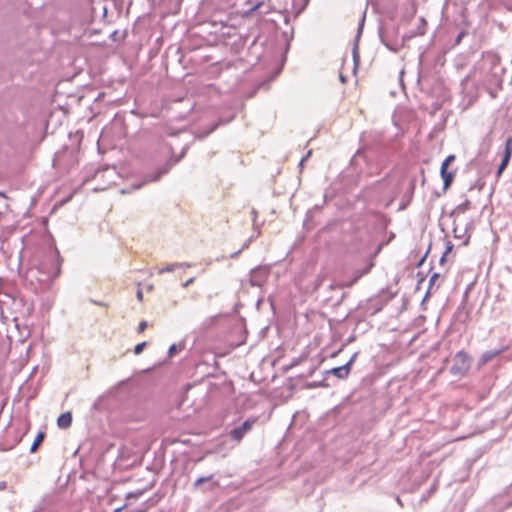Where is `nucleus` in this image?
<instances>
[{
	"mask_svg": "<svg viewBox=\"0 0 512 512\" xmlns=\"http://www.w3.org/2000/svg\"><path fill=\"white\" fill-rule=\"evenodd\" d=\"M505 68L501 65L500 56L494 51H485L482 53L481 59L474 67V77L479 81H490L499 85L503 80Z\"/></svg>",
	"mask_w": 512,
	"mask_h": 512,
	"instance_id": "f257e3e1",
	"label": "nucleus"
},
{
	"mask_svg": "<svg viewBox=\"0 0 512 512\" xmlns=\"http://www.w3.org/2000/svg\"><path fill=\"white\" fill-rule=\"evenodd\" d=\"M184 154H185V149L182 151L181 155L178 158L170 159V160L166 161L163 165L158 167L153 173L147 174L145 176L144 182H141L138 184H133V186H132L133 189L136 190V189L141 188L144 183L156 182V181L160 180V178L163 175L167 174L170 171V169L172 168L173 165H175L176 163H178L181 160V158L184 156Z\"/></svg>",
	"mask_w": 512,
	"mask_h": 512,
	"instance_id": "f03ea898",
	"label": "nucleus"
},
{
	"mask_svg": "<svg viewBox=\"0 0 512 512\" xmlns=\"http://www.w3.org/2000/svg\"><path fill=\"white\" fill-rule=\"evenodd\" d=\"M257 417H249L241 424L232 428L229 432V437L232 441L240 443L243 438L252 431L254 425L257 423Z\"/></svg>",
	"mask_w": 512,
	"mask_h": 512,
	"instance_id": "7ed1b4c3",
	"label": "nucleus"
},
{
	"mask_svg": "<svg viewBox=\"0 0 512 512\" xmlns=\"http://www.w3.org/2000/svg\"><path fill=\"white\" fill-rule=\"evenodd\" d=\"M472 359L464 351H459L453 358V365L450 368V373L454 376L464 375L471 367Z\"/></svg>",
	"mask_w": 512,
	"mask_h": 512,
	"instance_id": "20e7f679",
	"label": "nucleus"
},
{
	"mask_svg": "<svg viewBox=\"0 0 512 512\" xmlns=\"http://www.w3.org/2000/svg\"><path fill=\"white\" fill-rule=\"evenodd\" d=\"M455 160L454 155H448L441 164L440 174L443 179V187L447 189L453 182L455 173L448 171V166Z\"/></svg>",
	"mask_w": 512,
	"mask_h": 512,
	"instance_id": "39448f33",
	"label": "nucleus"
},
{
	"mask_svg": "<svg viewBox=\"0 0 512 512\" xmlns=\"http://www.w3.org/2000/svg\"><path fill=\"white\" fill-rule=\"evenodd\" d=\"M268 276V270L262 266L253 268L250 271V285L253 287H261Z\"/></svg>",
	"mask_w": 512,
	"mask_h": 512,
	"instance_id": "423d86ee",
	"label": "nucleus"
},
{
	"mask_svg": "<svg viewBox=\"0 0 512 512\" xmlns=\"http://www.w3.org/2000/svg\"><path fill=\"white\" fill-rule=\"evenodd\" d=\"M357 355H358L357 353H354L346 364L339 366V367H334V368L330 369L328 371V373L333 374L334 376H336L339 379H346L349 376L351 366H352L353 362L355 361Z\"/></svg>",
	"mask_w": 512,
	"mask_h": 512,
	"instance_id": "0eeeda50",
	"label": "nucleus"
},
{
	"mask_svg": "<svg viewBox=\"0 0 512 512\" xmlns=\"http://www.w3.org/2000/svg\"><path fill=\"white\" fill-rule=\"evenodd\" d=\"M466 302H467V293H465V296L456 311V317L458 318L459 321H461L463 323L468 322L470 319V311L466 307Z\"/></svg>",
	"mask_w": 512,
	"mask_h": 512,
	"instance_id": "6e6552de",
	"label": "nucleus"
},
{
	"mask_svg": "<svg viewBox=\"0 0 512 512\" xmlns=\"http://www.w3.org/2000/svg\"><path fill=\"white\" fill-rule=\"evenodd\" d=\"M487 93L492 99H495L498 95V91L503 87V80L500 81L499 85L494 84L490 81H480Z\"/></svg>",
	"mask_w": 512,
	"mask_h": 512,
	"instance_id": "1a4fd4ad",
	"label": "nucleus"
},
{
	"mask_svg": "<svg viewBox=\"0 0 512 512\" xmlns=\"http://www.w3.org/2000/svg\"><path fill=\"white\" fill-rule=\"evenodd\" d=\"M503 351H504V349H494V350L485 351L479 359V365L482 366V365L487 364L488 362L493 360L495 357L500 355Z\"/></svg>",
	"mask_w": 512,
	"mask_h": 512,
	"instance_id": "9d476101",
	"label": "nucleus"
},
{
	"mask_svg": "<svg viewBox=\"0 0 512 512\" xmlns=\"http://www.w3.org/2000/svg\"><path fill=\"white\" fill-rule=\"evenodd\" d=\"M72 424V414L70 412L62 413L57 419V425L61 429L69 428Z\"/></svg>",
	"mask_w": 512,
	"mask_h": 512,
	"instance_id": "9b49d317",
	"label": "nucleus"
},
{
	"mask_svg": "<svg viewBox=\"0 0 512 512\" xmlns=\"http://www.w3.org/2000/svg\"><path fill=\"white\" fill-rule=\"evenodd\" d=\"M49 258L53 262V270L49 272V274L52 277H57L60 273V261L58 251L51 252Z\"/></svg>",
	"mask_w": 512,
	"mask_h": 512,
	"instance_id": "f8f14e48",
	"label": "nucleus"
},
{
	"mask_svg": "<svg viewBox=\"0 0 512 512\" xmlns=\"http://www.w3.org/2000/svg\"><path fill=\"white\" fill-rule=\"evenodd\" d=\"M189 267H191V264H189V263H178V262H176V263L169 264V265H167L164 268H160L158 270V274H163V273H166V272H173L177 268H189Z\"/></svg>",
	"mask_w": 512,
	"mask_h": 512,
	"instance_id": "ddd939ff",
	"label": "nucleus"
},
{
	"mask_svg": "<svg viewBox=\"0 0 512 512\" xmlns=\"http://www.w3.org/2000/svg\"><path fill=\"white\" fill-rule=\"evenodd\" d=\"M511 153L508 151H504V154H503V157H502V161L500 163V165L498 166V169H497V175L500 176L502 174V172L506 169V167L508 166L509 162H510V159H511Z\"/></svg>",
	"mask_w": 512,
	"mask_h": 512,
	"instance_id": "4468645a",
	"label": "nucleus"
},
{
	"mask_svg": "<svg viewBox=\"0 0 512 512\" xmlns=\"http://www.w3.org/2000/svg\"><path fill=\"white\" fill-rule=\"evenodd\" d=\"M45 438V433L40 431L37 436L35 437L31 447H30V452L31 453H34L37 451V449L39 448V446L42 444L43 440Z\"/></svg>",
	"mask_w": 512,
	"mask_h": 512,
	"instance_id": "2eb2a0df",
	"label": "nucleus"
},
{
	"mask_svg": "<svg viewBox=\"0 0 512 512\" xmlns=\"http://www.w3.org/2000/svg\"><path fill=\"white\" fill-rule=\"evenodd\" d=\"M382 43L391 51L397 52L399 45L397 43H393L387 39L384 33H380Z\"/></svg>",
	"mask_w": 512,
	"mask_h": 512,
	"instance_id": "dca6fc26",
	"label": "nucleus"
},
{
	"mask_svg": "<svg viewBox=\"0 0 512 512\" xmlns=\"http://www.w3.org/2000/svg\"><path fill=\"white\" fill-rule=\"evenodd\" d=\"M470 208H471V202L468 199H466L464 202H462L461 204H459L456 207L454 212H456V213H465Z\"/></svg>",
	"mask_w": 512,
	"mask_h": 512,
	"instance_id": "f3484780",
	"label": "nucleus"
},
{
	"mask_svg": "<svg viewBox=\"0 0 512 512\" xmlns=\"http://www.w3.org/2000/svg\"><path fill=\"white\" fill-rule=\"evenodd\" d=\"M213 479V474L211 475H208V476H203V477H199L194 483H193V487L194 488H199L202 484L204 483H208V482H211Z\"/></svg>",
	"mask_w": 512,
	"mask_h": 512,
	"instance_id": "a211bd4d",
	"label": "nucleus"
},
{
	"mask_svg": "<svg viewBox=\"0 0 512 512\" xmlns=\"http://www.w3.org/2000/svg\"><path fill=\"white\" fill-rule=\"evenodd\" d=\"M440 277V274L439 273H433L429 279V286H428V291H427V294L431 292V290L433 289L436 281L438 280V278Z\"/></svg>",
	"mask_w": 512,
	"mask_h": 512,
	"instance_id": "6ab92c4d",
	"label": "nucleus"
},
{
	"mask_svg": "<svg viewBox=\"0 0 512 512\" xmlns=\"http://www.w3.org/2000/svg\"><path fill=\"white\" fill-rule=\"evenodd\" d=\"M145 347H146V342L138 343V344L134 347V353H135L136 355L141 354Z\"/></svg>",
	"mask_w": 512,
	"mask_h": 512,
	"instance_id": "aec40b11",
	"label": "nucleus"
},
{
	"mask_svg": "<svg viewBox=\"0 0 512 512\" xmlns=\"http://www.w3.org/2000/svg\"><path fill=\"white\" fill-rule=\"evenodd\" d=\"M508 150L512 154V136L508 137L506 140V143H505L504 151H508Z\"/></svg>",
	"mask_w": 512,
	"mask_h": 512,
	"instance_id": "412c9836",
	"label": "nucleus"
},
{
	"mask_svg": "<svg viewBox=\"0 0 512 512\" xmlns=\"http://www.w3.org/2000/svg\"><path fill=\"white\" fill-rule=\"evenodd\" d=\"M353 60H354L355 64L357 65V63L359 61V54H358V46H357V44H355L354 47H353Z\"/></svg>",
	"mask_w": 512,
	"mask_h": 512,
	"instance_id": "4be33fe9",
	"label": "nucleus"
},
{
	"mask_svg": "<svg viewBox=\"0 0 512 512\" xmlns=\"http://www.w3.org/2000/svg\"><path fill=\"white\" fill-rule=\"evenodd\" d=\"M451 249H452V244H451V243H448L447 248H446V251L444 252V254L442 255V257L440 258V262H441V263L445 260L446 255L451 251Z\"/></svg>",
	"mask_w": 512,
	"mask_h": 512,
	"instance_id": "5701e85b",
	"label": "nucleus"
},
{
	"mask_svg": "<svg viewBox=\"0 0 512 512\" xmlns=\"http://www.w3.org/2000/svg\"><path fill=\"white\" fill-rule=\"evenodd\" d=\"M176 352H177V345L176 344H172L169 347V350H168L169 356L172 357Z\"/></svg>",
	"mask_w": 512,
	"mask_h": 512,
	"instance_id": "b1692460",
	"label": "nucleus"
},
{
	"mask_svg": "<svg viewBox=\"0 0 512 512\" xmlns=\"http://www.w3.org/2000/svg\"><path fill=\"white\" fill-rule=\"evenodd\" d=\"M147 327V322L146 321H141L138 325V332L141 333L143 332Z\"/></svg>",
	"mask_w": 512,
	"mask_h": 512,
	"instance_id": "393cba45",
	"label": "nucleus"
},
{
	"mask_svg": "<svg viewBox=\"0 0 512 512\" xmlns=\"http://www.w3.org/2000/svg\"><path fill=\"white\" fill-rule=\"evenodd\" d=\"M364 21H365V14H363L362 16V19L360 21V24H359V28H358V35H357V38L360 36L361 34V31H362V28H363V25H364Z\"/></svg>",
	"mask_w": 512,
	"mask_h": 512,
	"instance_id": "a878e982",
	"label": "nucleus"
},
{
	"mask_svg": "<svg viewBox=\"0 0 512 512\" xmlns=\"http://www.w3.org/2000/svg\"><path fill=\"white\" fill-rule=\"evenodd\" d=\"M194 280H195V278H194V277H191V278H189L188 280H186V281L182 284V286H183L184 288H187L188 286H190V285L194 282Z\"/></svg>",
	"mask_w": 512,
	"mask_h": 512,
	"instance_id": "bb28decb",
	"label": "nucleus"
},
{
	"mask_svg": "<svg viewBox=\"0 0 512 512\" xmlns=\"http://www.w3.org/2000/svg\"><path fill=\"white\" fill-rule=\"evenodd\" d=\"M217 486H218V482L214 481V482H211L210 485L205 490L210 491V490H213L214 488H216Z\"/></svg>",
	"mask_w": 512,
	"mask_h": 512,
	"instance_id": "cd10ccee",
	"label": "nucleus"
},
{
	"mask_svg": "<svg viewBox=\"0 0 512 512\" xmlns=\"http://www.w3.org/2000/svg\"><path fill=\"white\" fill-rule=\"evenodd\" d=\"M242 252V249H239L238 251L236 252H233L232 254H230L229 258L231 259H236Z\"/></svg>",
	"mask_w": 512,
	"mask_h": 512,
	"instance_id": "c85d7f7f",
	"label": "nucleus"
},
{
	"mask_svg": "<svg viewBox=\"0 0 512 512\" xmlns=\"http://www.w3.org/2000/svg\"><path fill=\"white\" fill-rule=\"evenodd\" d=\"M141 494H142L141 492L138 494L128 493L126 496V499H130L131 497L136 498V497H138V495H141Z\"/></svg>",
	"mask_w": 512,
	"mask_h": 512,
	"instance_id": "c756f323",
	"label": "nucleus"
},
{
	"mask_svg": "<svg viewBox=\"0 0 512 512\" xmlns=\"http://www.w3.org/2000/svg\"><path fill=\"white\" fill-rule=\"evenodd\" d=\"M453 233H454L455 238H462V235H460V232H457V228H454Z\"/></svg>",
	"mask_w": 512,
	"mask_h": 512,
	"instance_id": "7c9ffc66",
	"label": "nucleus"
},
{
	"mask_svg": "<svg viewBox=\"0 0 512 512\" xmlns=\"http://www.w3.org/2000/svg\"><path fill=\"white\" fill-rule=\"evenodd\" d=\"M453 233H454L455 238H462V235H460V232H457V228H454Z\"/></svg>",
	"mask_w": 512,
	"mask_h": 512,
	"instance_id": "2f4dec72",
	"label": "nucleus"
},
{
	"mask_svg": "<svg viewBox=\"0 0 512 512\" xmlns=\"http://www.w3.org/2000/svg\"><path fill=\"white\" fill-rule=\"evenodd\" d=\"M249 243H250V239H249V240H247V241L243 244V246L241 247L242 251H243L244 249L248 248Z\"/></svg>",
	"mask_w": 512,
	"mask_h": 512,
	"instance_id": "473e14b6",
	"label": "nucleus"
},
{
	"mask_svg": "<svg viewBox=\"0 0 512 512\" xmlns=\"http://www.w3.org/2000/svg\"><path fill=\"white\" fill-rule=\"evenodd\" d=\"M142 297H143V293H142V291H141V290H138V291H137V298H138L139 300H142Z\"/></svg>",
	"mask_w": 512,
	"mask_h": 512,
	"instance_id": "72a5a7b5",
	"label": "nucleus"
},
{
	"mask_svg": "<svg viewBox=\"0 0 512 512\" xmlns=\"http://www.w3.org/2000/svg\"><path fill=\"white\" fill-rule=\"evenodd\" d=\"M125 508H126V505H124V506H122V507H119V508H116V509L114 510V512H121V511H123Z\"/></svg>",
	"mask_w": 512,
	"mask_h": 512,
	"instance_id": "f704fd0d",
	"label": "nucleus"
},
{
	"mask_svg": "<svg viewBox=\"0 0 512 512\" xmlns=\"http://www.w3.org/2000/svg\"><path fill=\"white\" fill-rule=\"evenodd\" d=\"M216 128H217V124L213 125L212 128L206 134L213 132Z\"/></svg>",
	"mask_w": 512,
	"mask_h": 512,
	"instance_id": "c9c22d12",
	"label": "nucleus"
},
{
	"mask_svg": "<svg viewBox=\"0 0 512 512\" xmlns=\"http://www.w3.org/2000/svg\"><path fill=\"white\" fill-rule=\"evenodd\" d=\"M305 161H306V157H303L301 159V161L299 162V166L302 167Z\"/></svg>",
	"mask_w": 512,
	"mask_h": 512,
	"instance_id": "e433bc0d",
	"label": "nucleus"
},
{
	"mask_svg": "<svg viewBox=\"0 0 512 512\" xmlns=\"http://www.w3.org/2000/svg\"><path fill=\"white\" fill-rule=\"evenodd\" d=\"M463 35H464V33H463V32H461V33L458 35V37H457V40H456V41H457V42H460V40H461V38H462V36H463Z\"/></svg>",
	"mask_w": 512,
	"mask_h": 512,
	"instance_id": "4c0bfd02",
	"label": "nucleus"
},
{
	"mask_svg": "<svg viewBox=\"0 0 512 512\" xmlns=\"http://www.w3.org/2000/svg\"><path fill=\"white\" fill-rule=\"evenodd\" d=\"M340 80L342 83H345L346 82V78L345 76H343L342 74L340 75Z\"/></svg>",
	"mask_w": 512,
	"mask_h": 512,
	"instance_id": "58836bf2",
	"label": "nucleus"
},
{
	"mask_svg": "<svg viewBox=\"0 0 512 512\" xmlns=\"http://www.w3.org/2000/svg\"><path fill=\"white\" fill-rule=\"evenodd\" d=\"M6 487V483L5 482H1L0 483V490L4 489Z\"/></svg>",
	"mask_w": 512,
	"mask_h": 512,
	"instance_id": "ea45409f",
	"label": "nucleus"
},
{
	"mask_svg": "<svg viewBox=\"0 0 512 512\" xmlns=\"http://www.w3.org/2000/svg\"><path fill=\"white\" fill-rule=\"evenodd\" d=\"M467 81H468V77H466L465 79L462 80L461 85L464 86Z\"/></svg>",
	"mask_w": 512,
	"mask_h": 512,
	"instance_id": "a19ab883",
	"label": "nucleus"
},
{
	"mask_svg": "<svg viewBox=\"0 0 512 512\" xmlns=\"http://www.w3.org/2000/svg\"><path fill=\"white\" fill-rule=\"evenodd\" d=\"M253 217L255 218L257 216V212L255 209L252 210Z\"/></svg>",
	"mask_w": 512,
	"mask_h": 512,
	"instance_id": "79ce46f5",
	"label": "nucleus"
},
{
	"mask_svg": "<svg viewBox=\"0 0 512 512\" xmlns=\"http://www.w3.org/2000/svg\"><path fill=\"white\" fill-rule=\"evenodd\" d=\"M468 240H469V237H467V238L463 241V245H467Z\"/></svg>",
	"mask_w": 512,
	"mask_h": 512,
	"instance_id": "37998d69",
	"label": "nucleus"
},
{
	"mask_svg": "<svg viewBox=\"0 0 512 512\" xmlns=\"http://www.w3.org/2000/svg\"><path fill=\"white\" fill-rule=\"evenodd\" d=\"M259 6H260L259 4H258V5H256V6H254V7L252 8V10H257V9L259 8Z\"/></svg>",
	"mask_w": 512,
	"mask_h": 512,
	"instance_id": "c03bdc74",
	"label": "nucleus"
},
{
	"mask_svg": "<svg viewBox=\"0 0 512 512\" xmlns=\"http://www.w3.org/2000/svg\"><path fill=\"white\" fill-rule=\"evenodd\" d=\"M121 193H122V194H125V193H128V191H127L126 189H122V190H121Z\"/></svg>",
	"mask_w": 512,
	"mask_h": 512,
	"instance_id": "a18cd8bd",
	"label": "nucleus"
},
{
	"mask_svg": "<svg viewBox=\"0 0 512 512\" xmlns=\"http://www.w3.org/2000/svg\"><path fill=\"white\" fill-rule=\"evenodd\" d=\"M311 155V151H308V153L306 154V159Z\"/></svg>",
	"mask_w": 512,
	"mask_h": 512,
	"instance_id": "49530a36",
	"label": "nucleus"
},
{
	"mask_svg": "<svg viewBox=\"0 0 512 512\" xmlns=\"http://www.w3.org/2000/svg\"><path fill=\"white\" fill-rule=\"evenodd\" d=\"M424 259H426V256H423V259H421L420 264L424 262Z\"/></svg>",
	"mask_w": 512,
	"mask_h": 512,
	"instance_id": "de8ad7c7",
	"label": "nucleus"
},
{
	"mask_svg": "<svg viewBox=\"0 0 512 512\" xmlns=\"http://www.w3.org/2000/svg\"><path fill=\"white\" fill-rule=\"evenodd\" d=\"M424 259H426V256H423V259H421L420 264L424 262Z\"/></svg>",
	"mask_w": 512,
	"mask_h": 512,
	"instance_id": "09e8293b",
	"label": "nucleus"
},
{
	"mask_svg": "<svg viewBox=\"0 0 512 512\" xmlns=\"http://www.w3.org/2000/svg\"><path fill=\"white\" fill-rule=\"evenodd\" d=\"M5 194L3 192H0V197H4Z\"/></svg>",
	"mask_w": 512,
	"mask_h": 512,
	"instance_id": "8fccbe9b",
	"label": "nucleus"
}]
</instances>
